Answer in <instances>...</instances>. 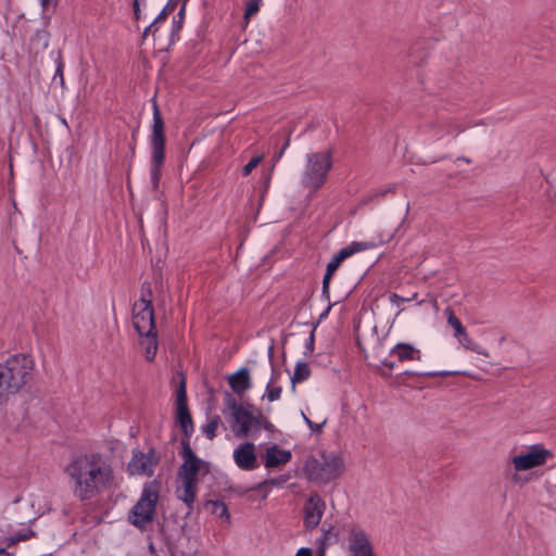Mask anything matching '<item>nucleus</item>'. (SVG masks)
<instances>
[{"label": "nucleus", "instance_id": "1", "mask_svg": "<svg viewBox=\"0 0 556 556\" xmlns=\"http://www.w3.org/2000/svg\"><path fill=\"white\" fill-rule=\"evenodd\" d=\"M64 471L73 481L74 495L80 501L96 496L112 479L110 465H106L98 453L77 456Z\"/></svg>", "mask_w": 556, "mask_h": 556}, {"label": "nucleus", "instance_id": "2", "mask_svg": "<svg viewBox=\"0 0 556 556\" xmlns=\"http://www.w3.org/2000/svg\"><path fill=\"white\" fill-rule=\"evenodd\" d=\"M179 456L182 464L178 467L177 477L181 481V490H177V497L188 507L189 516L197 497L199 475L201 471L203 476L210 473L211 464L200 458L187 440H180Z\"/></svg>", "mask_w": 556, "mask_h": 556}, {"label": "nucleus", "instance_id": "3", "mask_svg": "<svg viewBox=\"0 0 556 556\" xmlns=\"http://www.w3.org/2000/svg\"><path fill=\"white\" fill-rule=\"evenodd\" d=\"M34 359L28 354H14L0 363V405L18 393L31 379Z\"/></svg>", "mask_w": 556, "mask_h": 556}, {"label": "nucleus", "instance_id": "4", "mask_svg": "<svg viewBox=\"0 0 556 556\" xmlns=\"http://www.w3.org/2000/svg\"><path fill=\"white\" fill-rule=\"evenodd\" d=\"M161 488V481L157 479L143 484L139 500L128 513L130 525L139 530H144L149 523L154 521Z\"/></svg>", "mask_w": 556, "mask_h": 556}, {"label": "nucleus", "instance_id": "5", "mask_svg": "<svg viewBox=\"0 0 556 556\" xmlns=\"http://www.w3.org/2000/svg\"><path fill=\"white\" fill-rule=\"evenodd\" d=\"M333 153L334 149L330 147L326 151L312 152L306 155V164L301 178L304 189L316 192L325 185L333 165Z\"/></svg>", "mask_w": 556, "mask_h": 556}, {"label": "nucleus", "instance_id": "6", "mask_svg": "<svg viewBox=\"0 0 556 556\" xmlns=\"http://www.w3.org/2000/svg\"><path fill=\"white\" fill-rule=\"evenodd\" d=\"M165 147H166V137H165V123L160 112V109L154 101L153 103V125H152V136H151V184L154 191L159 189L160 180L162 176V166L165 161Z\"/></svg>", "mask_w": 556, "mask_h": 556}, {"label": "nucleus", "instance_id": "7", "mask_svg": "<svg viewBox=\"0 0 556 556\" xmlns=\"http://www.w3.org/2000/svg\"><path fill=\"white\" fill-rule=\"evenodd\" d=\"M175 421L184 433L181 440L190 442V438L194 432V425L188 407L186 377L182 372L180 374V380L176 390Z\"/></svg>", "mask_w": 556, "mask_h": 556}, {"label": "nucleus", "instance_id": "8", "mask_svg": "<svg viewBox=\"0 0 556 556\" xmlns=\"http://www.w3.org/2000/svg\"><path fill=\"white\" fill-rule=\"evenodd\" d=\"M161 458V454L154 447H150L147 453L134 448L132 456L127 465V470L131 476L146 475L152 477L154 475V468L160 464Z\"/></svg>", "mask_w": 556, "mask_h": 556}, {"label": "nucleus", "instance_id": "9", "mask_svg": "<svg viewBox=\"0 0 556 556\" xmlns=\"http://www.w3.org/2000/svg\"><path fill=\"white\" fill-rule=\"evenodd\" d=\"M132 325L137 333H142L144 330L152 331L156 329L152 300L143 298L135 302L132 308Z\"/></svg>", "mask_w": 556, "mask_h": 556}, {"label": "nucleus", "instance_id": "10", "mask_svg": "<svg viewBox=\"0 0 556 556\" xmlns=\"http://www.w3.org/2000/svg\"><path fill=\"white\" fill-rule=\"evenodd\" d=\"M552 455V452L544 448L542 444H534L529 452L515 456L513 464L516 470H529L545 464L547 457Z\"/></svg>", "mask_w": 556, "mask_h": 556}, {"label": "nucleus", "instance_id": "11", "mask_svg": "<svg viewBox=\"0 0 556 556\" xmlns=\"http://www.w3.org/2000/svg\"><path fill=\"white\" fill-rule=\"evenodd\" d=\"M326 509V503L317 493L311 494L303 506V523L307 531L319 525Z\"/></svg>", "mask_w": 556, "mask_h": 556}, {"label": "nucleus", "instance_id": "12", "mask_svg": "<svg viewBox=\"0 0 556 556\" xmlns=\"http://www.w3.org/2000/svg\"><path fill=\"white\" fill-rule=\"evenodd\" d=\"M235 464L241 470L251 471L258 467L256 447L253 442L239 444L233 451Z\"/></svg>", "mask_w": 556, "mask_h": 556}, {"label": "nucleus", "instance_id": "13", "mask_svg": "<svg viewBox=\"0 0 556 556\" xmlns=\"http://www.w3.org/2000/svg\"><path fill=\"white\" fill-rule=\"evenodd\" d=\"M349 552L351 556H376L374 546L362 529H352L349 538Z\"/></svg>", "mask_w": 556, "mask_h": 556}, {"label": "nucleus", "instance_id": "14", "mask_svg": "<svg viewBox=\"0 0 556 556\" xmlns=\"http://www.w3.org/2000/svg\"><path fill=\"white\" fill-rule=\"evenodd\" d=\"M321 482L328 483L337 479L343 469V459L334 453H321Z\"/></svg>", "mask_w": 556, "mask_h": 556}, {"label": "nucleus", "instance_id": "15", "mask_svg": "<svg viewBox=\"0 0 556 556\" xmlns=\"http://www.w3.org/2000/svg\"><path fill=\"white\" fill-rule=\"evenodd\" d=\"M252 409L254 405L247 403L231 414L235 422L239 425V430L236 432L238 437H248L253 424H260V417H256Z\"/></svg>", "mask_w": 556, "mask_h": 556}, {"label": "nucleus", "instance_id": "16", "mask_svg": "<svg viewBox=\"0 0 556 556\" xmlns=\"http://www.w3.org/2000/svg\"><path fill=\"white\" fill-rule=\"evenodd\" d=\"M175 527H169V520L165 521V525L161 528V533L164 536L165 545L169 551L177 547L178 541L184 536L187 523H179L176 517H172Z\"/></svg>", "mask_w": 556, "mask_h": 556}, {"label": "nucleus", "instance_id": "17", "mask_svg": "<svg viewBox=\"0 0 556 556\" xmlns=\"http://www.w3.org/2000/svg\"><path fill=\"white\" fill-rule=\"evenodd\" d=\"M139 336V345L143 351V356L147 362L152 363L155 359L157 350H159V334L157 330L154 329L152 331H142V333H138Z\"/></svg>", "mask_w": 556, "mask_h": 556}, {"label": "nucleus", "instance_id": "18", "mask_svg": "<svg viewBox=\"0 0 556 556\" xmlns=\"http://www.w3.org/2000/svg\"><path fill=\"white\" fill-rule=\"evenodd\" d=\"M36 536L35 531L29 527L22 528L14 533H10L7 536L0 538V556H11L12 553L8 552V548L15 545L18 542L27 541Z\"/></svg>", "mask_w": 556, "mask_h": 556}, {"label": "nucleus", "instance_id": "19", "mask_svg": "<svg viewBox=\"0 0 556 556\" xmlns=\"http://www.w3.org/2000/svg\"><path fill=\"white\" fill-rule=\"evenodd\" d=\"M188 0H184L177 15L173 18L170 31L168 38L165 43H160V51H168L172 46L175 45L176 41L179 40V33L182 28L185 16H186V2Z\"/></svg>", "mask_w": 556, "mask_h": 556}, {"label": "nucleus", "instance_id": "20", "mask_svg": "<svg viewBox=\"0 0 556 556\" xmlns=\"http://www.w3.org/2000/svg\"><path fill=\"white\" fill-rule=\"evenodd\" d=\"M292 454L288 450H281L278 445L274 444L266 450L265 467L274 468L289 463Z\"/></svg>", "mask_w": 556, "mask_h": 556}, {"label": "nucleus", "instance_id": "21", "mask_svg": "<svg viewBox=\"0 0 556 556\" xmlns=\"http://www.w3.org/2000/svg\"><path fill=\"white\" fill-rule=\"evenodd\" d=\"M49 16H43V27L37 29L29 38V49L36 54L48 48L50 41V33L47 29L49 24Z\"/></svg>", "mask_w": 556, "mask_h": 556}, {"label": "nucleus", "instance_id": "22", "mask_svg": "<svg viewBox=\"0 0 556 556\" xmlns=\"http://www.w3.org/2000/svg\"><path fill=\"white\" fill-rule=\"evenodd\" d=\"M228 383L231 390L237 394L249 390L252 387L249 369L247 367L238 369L228 377Z\"/></svg>", "mask_w": 556, "mask_h": 556}, {"label": "nucleus", "instance_id": "23", "mask_svg": "<svg viewBox=\"0 0 556 556\" xmlns=\"http://www.w3.org/2000/svg\"><path fill=\"white\" fill-rule=\"evenodd\" d=\"M391 355H395L400 362L420 361L421 352L409 343L400 342L395 344L391 351Z\"/></svg>", "mask_w": 556, "mask_h": 556}, {"label": "nucleus", "instance_id": "24", "mask_svg": "<svg viewBox=\"0 0 556 556\" xmlns=\"http://www.w3.org/2000/svg\"><path fill=\"white\" fill-rule=\"evenodd\" d=\"M341 263H342L341 258L337 254H334L332 256V258L330 260V262L327 264L326 273L323 278V287H321V296L326 301H329V299H330V281L332 279L333 274L341 265Z\"/></svg>", "mask_w": 556, "mask_h": 556}, {"label": "nucleus", "instance_id": "25", "mask_svg": "<svg viewBox=\"0 0 556 556\" xmlns=\"http://www.w3.org/2000/svg\"><path fill=\"white\" fill-rule=\"evenodd\" d=\"M204 509L210 511L212 515L218 516L229 522L230 514L227 505L219 500H207L203 504Z\"/></svg>", "mask_w": 556, "mask_h": 556}, {"label": "nucleus", "instance_id": "26", "mask_svg": "<svg viewBox=\"0 0 556 556\" xmlns=\"http://www.w3.org/2000/svg\"><path fill=\"white\" fill-rule=\"evenodd\" d=\"M375 244L372 242H358L353 241L349 245L342 248L337 255L341 258V261H345L346 258L351 257L355 253L368 250L374 248Z\"/></svg>", "mask_w": 556, "mask_h": 556}, {"label": "nucleus", "instance_id": "27", "mask_svg": "<svg viewBox=\"0 0 556 556\" xmlns=\"http://www.w3.org/2000/svg\"><path fill=\"white\" fill-rule=\"evenodd\" d=\"M304 471L309 481L321 482V462L311 456L304 464Z\"/></svg>", "mask_w": 556, "mask_h": 556}, {"label": "nucleus", "instance_id": "28", "mask_svg": "<svg viewBox=\"0 0 556 556\" xmlns=\"http://www.w3.org/2000/svg\"><path fill=\"white\" fill-rule=\"evenodd\" d=\"M50 55L51 58L53 59L54 61V64H55V73H54V76L52 78V83H55L56 80L59 81V85L61 87H64V62H63V56H62V51L60 49L58 50H52L50 52Z\"/></svg>", "mask_w": 556, "mask_h": 556}, {"label": "nucleus", "instance_id": "29", "mask_svg": "<svg viewBox=\"0 0 556 556\" xmlns=\"http://www.w3.org/2000/svg\"><path fill=\"white\" fill-rule=\"evenodd\" d=\"M311 368L306 362L300 361L295 364L294 372L291 376V382L293 390L295 389V383L307 380L311 377Z\"/></svg>", "mask_w": 556, "mask_h": 556}, {"label": "nucleus", "instance_id": "30", "mask_svg": "<svg viewBox=\"0 0 556 556\" xmlns=\"http://www.w3.org/2000/svg\"><path fill=\"white\" fill-rule=\"evenodd\" d=\"M396 191V186L395 185H392V186H389L387 188H383V189H378V190H375V191H371L369 192L367 195H365L361 203L362 204H369L374 201H377L383 197H386L388 193H395Z\"/></svg>", "mask_w": 556, "mask_h": 556}, {"label": "nucleus", "instance_id": "31", "mask_svg": "<svg viewBox=\"0 0 556 556\" xmlns=\"http://www.w3.org/2000/svg\"><path fill=\"white\" fill-rule=\"evenodd\" d=\"M460 371L457 370H441V371H426V372H416L412 370H405L403 375L409 376V377H448V376H456L460 375Z\"/></svg>", "mask_w": 556, "mask_h": 556}, {"label": "nucleus", "instance_id": "32", "mask_svg": "<svg viewBox=\"0 0 556 556\" xmlns=\"http://www.w3.org/2000/svg\"><path fill=\"white\" fill-rule=\"evenodd\" d=\"M459 343L466 349V350H469V351H472V352H476L478 354H481V355H484V356H489L488 352L483 351L480 349L479 344L476 343L467 333V331L465 330V334H459V337H457Z\"/></svg>", "mask_w": 556, "mask_h": 556}, {"label": "nucleus", "instance_id": "33", "mask_svg": "<svg viewBox=\"0 0 556 556\" xmlns=\"http://www.w3.org/2000/svg\"><path fill=\"white\" fill-rule=\"evenodd\" d=\"M177 5V0H168L165 7L161 10V12L153 20L154 24L161 25L166 21L168 15L175 10Z\"/></svg>", "mask_w": 556, "mask_h": 556}, {"label": "nucleus", "instance_id": "34", "mask_svg": "<svg viewBox=\"0 0 556 556\" xmlns=\"http://www.w3.org/2000/svg\"><path fill=\"white\" fill-rule=\"evenodd\" d=\"M222 422V419L218 415L212 417L208 422L203 427V432L205 433L208 440H213L216 437V430L218 425Z\"/></svg>", "mask_w": 556, "mask_h": 556}, {"label": "nucleus", "instance_id": "35", "mask_svg": "<svg viewBox=\"0 0 556 556\" xmlns=\"http://www.w3.org/2000/svg\"><path fill=\"white\" fill-rule=\"evenodd\" d=\"M447 323L454 329V336L457 338L459 334H465L466 328L463 326L459 318L454 314L452 309H448Z\"/></svg>", "mask_w": 556, "mask_h": 556}, {"label": "nucleus", "instance_id": "36", "mask_svg": "<svg viewBox=\"0 0 556 556\" xmlns=\"http://www.w3.org/2000/svg\"><path fill=\"white\" fill-rule=\"evenodd\" d=\"M159 26L160 25L154 24V21H153L150 25H148L144 28V30L141 35V39L144 40L149 35H151L155 45H157L160 47V43H162V42L160 41V38L157 37Z\"/></svg>", "mask_w": 556, "mask_h": 556}, {"label": "nucleus", "instance_id": "37", "mask_svg": "<svg viewBox=\"0 0 556 556\" xmlns=\"http://www.w3.org/2000/svg\"><path fill=\"white\" fill-rule=\"evenodd\" d=\"M333 530H334V527L330 526L328 529L324 530L321 536L317 539L318 546H324L325 551L327 549V547L329 545L328 541L330 539V535L333 534L336 536V539L338 538V534L333 533Z\"/></svg>", "mask_w": 556, "mask_h": 556}, {"label": "nucleus", "instance_id": "38", "mask_svg": "<svg viewBox=\"0 0 556 556\" xmlns=\"http://www.w3.org/2000/svg\"><path fill=\"white\" fill-rule=\"evenodd\" d=\"M281 392V387H271L269 382L266 387L265 395L267 396L268 401L274 402L280 399Z\"/></svg>", "mask_w": 556, "mask_h": 556}, {"label": "nucleus", "instance_id": "39", "mask_svg": "<svg viewBox=\"0 0 556 556\" xmlns=\"http://www.w3.org/2000/svg\"><path fill=\"white\" fill-rule=\"evenodd\" d=\"M263 160L262 155H256L252 157L242 168V176H248L252 173V170L261 163Z\"/></svg>", "mask_w": 556, "mask_h": 556}, {"label": "nucleus", "instance_id": "40", "mask_svg": "<svg viewBox=\"0 0 556 556\" xmlns=\"http://www.w3.org/2000/svg\"><path fill=\"white\" fill-rule=\"evenodd\" d=\"M261 0H250L244 10V18H250L260 10Z\"/></svg>", "mask_w": 556, "mask_h": 556}, {"label": "nucleus", "instance_id": "41", "mask_svg": "<svg viewBox=\"0 0 556 556\" xmlns=\"http://www.w3.org/2000/svg\"><path fill=\"white\" fill-rule=\"evenodd\" d=\"M315 330H316V326H314V328L312 329V331L309 332V336L308 338L306 339L305 341V351H304V355L307 357V356H311L314 352V349H315Z\"/></svg>", "mask_w": 556, "mask_h": 556}, {"label": "nucleus", "instance_id": "42", "mask_svg": "<svg viewBox=\"0 0 556 556\" xmlns=\"http://www.w3.org/2000/svg\"><path fill=\"white\" fill-rule=\"evenodd\" d=\"M302 416H303L305 424L312 431L317 432V433L323 432V428L327 424V418H325L320 424H316V422L312 421L304 413H302Z\"/></svg>", "mask_w": 556, "mask_h": 556}, {"label": "nucleus", "instance_id": "43", "mask_svg": "<svg viewBox=\"0 0 556 556\" xmlns=\"http://www.w3.org/2000/svg\"><path fill=\"white\" fill-rule=\"evenodd\" d=\"M417 296H418V293H416V292L413 293L412 296H402L397 293H391L389 296V300L391 303L399 305L401 302H409V301L416 300Z\"/></svg>", "mask_w": 556, "mask_h": 556}, {"label": "nucleus", "instance_id": "44", "mask_svg": "<svg viewBox=\"0 0 556 556\" xmlns=\"http://www.w3.org/2000/svg\"><path fill=\"white\" fill-rule=\"evenodd\" d=\"M255 412H256L255 416L260 417V424H253V426L262 427L267 431H273L274 425L270 421H268L266 418L263 417L262 410L260 408H255Z\"/></svg>", "mask_w": 556, "mask_h": 556}, {"label": "nucleus", "instance_id": "45", "mask_svg": "<svg viewBox=\"0 0 556 556\" xmlns=\"http://www.w3.org/2000/svg\"><path fill=\"white\" fill-rule=\"evenodd\" d=\"M224 403L232 413L242 406V404H239L229 392L225 393Z\"/></svg>", "mask_w": 556, "mask_h": 556}, {"label": "nucleus", "instance_id": "46", "mask_svg": "<svg viewBox=\"0 0 556 556\" xmlns=\"http://www.w3.org/2000/svg\"><path fill=\"white\" fill-rule=\"evenodd\" d=\"M142 2H143L142 0H132V10H134L135 21H139L142 16V11H141Z\"/></svg>", "mask_w": 556, "mask_h": 556}, {"label": "nucleus", "instance_id": "47", "mask_svg": "<svg viewBox=\"0 0 556 556\" xmlns=\"http://www.w3.org/2000/svg\"><path fill=\"white\" fill-rule=\"evenodd\" d=\"M147 298L152 300V289L149 282H143L141 286V296L140 299Z\"/></svg>", "mask_w": 556, "mask_h": 556}, {"label": "nucleus", "instance_id": "48", "mask_svg": "<svg viewBox=\"0 0 556 556\" xmlns=\"http://www.w3.org/2000/svg\"><path fill=\"white\" fill-rule=\"evenodd\" d=\"M289 144H290V138H288L286 140V142L283 143V146L280 149V151L274 155V161L275 162H278L282 157V155H283L286 149L289 147Z\"/></svg>", "mask_w": 556, "mask_h": 556}, {"label": "nucleus", "instance_id": "49", "mask_svg": "<svg viewBox=\"0 0 556 556\" xmlns=\"http://www.w3.org/2000/svg\"><path fill=\"white\" fill-rule=\"evenodd\" d=\"M267 484H273V485H275V484H278V481H277L276 479L264 480V481H262V482L257 483V485H256V486H254L253 489H254V490H261L263 486H265V485H267Z\"/></svg>", "mask_w": 556, "mask_h": 556}, {"label": "nucleus", "instance_id": "50", "mask_svg": "<svg viewBox=\"0 0 556 556\" xmlns=\"http://www.w3.org/2000/svg\"><path fill=\"white\" fill-rule=\"evenodd\" d=\"M295 556H313L312 549L309 547H301Z\"/></svg>", "mask_w": 556, "mask_h": 556}, {"label": "nucleus", "instance_id": "51", "mask_svg": "<svg viewBox=\"0 0 556 556\" xmlns=\"http://www.w3.org/2000/svg\"><path fill=\"white\" fill-rule=\"evenodd\" d=\"M381 365L387 367L390 371L395 367V363L392 361L383 359L381 361Z\"/></svg>", "mask_w": 556, "mask_h": 556}, {"label": "nucleus", "instance_id": "52", "mask_svg": "<svg viewBox=\"0 0 556 556\" xmlns=\"http://www.w3.org/2000/svg\"><path fill=\"white\" fill-rule=\"evenodd\" d=\"M328 302V306L326 307V309L319 315V320L324 319L325 317L328 316L330 309H331V303H330V300L327 301Z\"/></svg>", "mask_w": 556, "mask_h": 556}, {"label": "nucleus", "instance_id": "53", "mask_svg": "<svg viewBox=\"0 0 556 556\" xmlns=\"http://www.w3.org/2000/svg\"><path fill=\"white\" fill-rule=\"evenodd\" d=\"M51 2L52 0H40V4L43 10H46L51 4Z\"/></svg>", "mask_w": 556, "mask_h": 556}, {"label": "nucleus", "instance_id": "54", "mask_svg": "<svg viewBox=\"0 0 556 556\" xmlns=\"http://www.w3.org/2000/svg\"><path fill=\"white\" fill-rule=\"evenodd\" d=\"M317 556H326L324 546H317Z\"/></svg>", "mask_w": 556, "mask_h": 556}, {"label": "nucleus", "instance_id": "55", "mask_svg": "<svg viewBox=\"0 0 556 556\" xmlns=\"http://www.w3.org/2000/svg\"><path fill=\"white\" fill-rule=\"evenodd\" d=\"M547 192H549V190H547ZM548 197H549V200L552 203H556V191L554 192L553 195L551 193H548Z\"/></svg>", "mask_w": 556, "mask_h": 556}, {"label": "nucleus", "instance_id": "56", "mask_svg": "<svg viewBox=\"0 0 556 556\" xmlns=\"http://www.w3.org/2000/svg\"><path fill=\"white\" fill-rule=\"evenodd\" d=\"M457 161H463V162H466L467 164L471 163V160L468 157H465V156L457 157Z\"/></svg>", "mask_w": 556, "mask_h": 556}, {"label": "nucleus", "instance_id": "57", "mask_svg": "<svg viewBox=\"0 0 556 556\" xmlns=\"http://www.w3.org/2000/svg\"><path fill=\"white\" fill-rule=\"evenodd\" d=\"M455 130H457V132H458V134H460V132H463V131H464V129H463L460 126H456V127H455Z\"/></svg>", "mask_w": 556, "mask_h": 556}, {"label": "nucleus", "instance_id": "58", "mask_svg": "<svg viewBox=\"0 0 556 556\" xmlns=\"http://www.w3.org/2000/svg\"><path fill=\"white\" fill-rule=\"evenodd\" d=\"M271 351H273V346H270V348H269V351H268V353H269V357H271Z\"/></svg>", "mask_w": 556, "mask_h": 556}, {"label": "nucleus", "instance_id": "59", "mask_svg": "<svg viewBox=\"0 0 556 556\" xmlns=\"http://www.w3.org/2000/svg\"><path fill=\"white\" fill-rule=\"evenodd\" d=\"M381 375H382V376H389V375H390V372H388V374H387V372L382 371V372H381Z\"/></svg>", "mask_w": 556, "mask_h": 556}]
</instances>
